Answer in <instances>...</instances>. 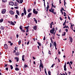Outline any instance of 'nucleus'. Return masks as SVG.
Wrapping results in <instances>:
<instances>
[{
    "label": "nucleus",
    "instance_id": "nucleus-55",
    "mask_svg": "<svg viewBox=\"0 0 75 75\" xmlns=\"http://www.w3.org/2000/svg\"><path fill=\"white\" fill-rule=\"evenodd\" d=\"M52 43H50V47L51 48V47H52Z\"/></svg>",
    "mask_w": 75,
    "mask_h": 75
},
{
    "label": "nucleus",
    "instance_id": "nucleus-50",
    "mask_svg": "<svg viewBox=\"0 0 75 75\" xmlns=\"http://www.w3.org/2000/svg\"><path fill=\"white\" fill-rule=\"evenodd\" d=\"M14 8H16V9H18V7L17 6V7H14Z\"/></svg>",
    "mask_w": 75,
    "mask_h": 75
},
{
    "label": "nucleus",
    "instance_id": "nucleus-58",
    "mask_svg": "<svg viewBox=\"0 0 75 75\" xmlns=\"http://www.w3.org/2000/svg\"><path fill=\"white\" fill-rule=\"evenodd\" d=\"M15 50H17V47H15Z\"/></svg>",
    "mask_w": 75,
    "mask_h": 75
},
{
    "label": "nucleus",
    "instance_id": "nucleus-39",
    "mask_svg": "<svg viewBox=\"0 0 75 75\" xmlns=\"http://www.w3.org/2000/svg\"><path fill=\"white\" fill-rule=\"evenodd\" d=\"M64 17H66V16H67V15H66V13H65V12H64Z\"/></svg>",
    "mask_w": 75,
    "mask_h": 75
},
{
    "label": "nucleus",
    "instance_id": "nucleus-56",
    "mask_svg": "<svg viewBox=\"0 0 75 75\" xmlns=\"http://www.w3.org/2000/svg\"><path fill=\"white\" fill-rule=\"evenodd\" d=\"M19 35H18V34H17L16 35V38H18V37H19Z\"/></svg>",
    "mask_w": 75,
    "mask_h": 75
},
{
    "label": "nucleus",
    "instance_id": "nucleus-14",
    "mask_svg": "<svg viewBox=\"0 0 75 75\" xmlns=\"http://www.w3.org/2000/svg\"><path fill=\"white\" fill-rule=\"evenodd\" d=\"M69 28V27H68V26H66V25H64V26L63 27V28Z\"/></svg>",
    "mask_w": 75,
    "mask_h": 75
},
{
    "label": "nucleus",
    "instance_id": "nucleus-63",
    "mask_svg": "<svg viewBox=\"0 0 75 75\" xmlns=\"http://www.w3.org/2000/svg\"><path fill=\"white\" fill-rule=\"evenodd\" d=\"M70 63L71 64V65H72V62L70 61Z\"/></svg>",
    "mask_w": 75,
    "mask_h": 75
},
{
    "label": "nucleus",
    "instance_id": "nucleus-33",
    "mask_svg": "<svg viewBox=\"0 0 75 75\" xmlns=\"http://www.w3.org/2000/svg\"><path fill=\"white\" fill-rule=\"evenodd\" d=\"M25 64V65H24V67L25 68H27V66H28L27 65L25 64Z\"/></svg>",
    "mask_w": 75,
    "mask_h": 75
},
{
    "label": "nucleus",
    "instance_id": "nucleus-20",
    "mask_svg": "<svg viewBox=\"0 0 75 75\" xmlns=\"http://www.w3.org/2000/svg\"><path fill=\"white\" fill-rule=\"evenodd\" d=\"M15 55L17 56L18 55H19V52H17L16 53Z\"/></svg>",
    "mask_w": 75,
    "mask_h": 75
},
{
    "label": "nucleus",
    "instance_id": "nucleus-10",
    "mask_svg": "<svg viewBox=\"0 0 75 75\" xmlns=\"http://www.w3.org/2000/svg\"><path fill=\"white\" fill-rule=\"evenodd\" d=\"M9 13H10V14H14V13L13 12V11H9Z\"/></svg>",
    "mask_w": 75,
    "mask_h": 75
},
{
    "label": "nucleus",
    "instance_id": "nucleus-29",
    "mask_svg": "<svg viewBox=\"0 0 75 75\" xmlns=\"http://www.w3.org/2000/svg\"><path fill=\"white\" fill-rule=\"evenodd\" d=\"M0 29L2 30H4V27L1 26L0 28Z\"/></svg>",
    "mask_w": 75,
    "mask_h": 75
},
{
    "label": "nucleus",
    "instance_id": "nucleus-49",
    "mask_svg": "<svg viewBox=\"0 0 75 75\" xmlns=\"http://www.w3.org/2000/svg\"><path fill=\"white\" fill-rule=\"evenodd\" d=\"M16 1L17 2H18V3H19V4L20 3V1H19V0H16Z\"/></svg>",
    "mask_w": 75,
    "mask_h": 75
},
{
    "label": "nucleus",
    "instance_id": "nucleus-44",
    "mask_svg": "<svg viewBox=\"0 0 75 75\" xmlns=\"http://www.w3.org/2000/svg\"><path fill=\"white\" fill-rule=\"evenodd\" d=\"M34 21H35L36 24L37 23V21L36 19L34 20Z\"/></svg>",
    "mask_w": 75,
    "mask_h": 75
},
{
    "label": "nucleus",
    "instance_id": "nucleus-37",
    "mask_svg": "<svg viewBox=\"0 0 75 75\" xmlns=\"http://www.w3.org/2000/svg\"><path fill=\"white\" fill-rule=\"evenodd\" d=\"M50 40H51V42L53 43V40H52V37H51V38H50Z\"/></svg>",
    "mask_w": 75,
    "mask_h": 75
},
{
    "label": "nucleus",
    "instance_id": "nucleus-24",
    "mask_svg": "<svg viewBox=\"0 0 75 75\" xmlns=\"http://www.w3.org/2000/svg\"><path fill=\"white\" fill-rule=\"evenodd\" d=\"M19 28L21 30H22L23 29V28H22V25H21L19 27Z\"/></svg>",
    "mask_w": 75,
    "mask_h": 75
},
{
    "label": "nucleus",
    "instance_id": "nucleus-7",
    "mask_svg": "<svg viewBox=\"0 0 75 75\" xmlns=\"http://www.w3.org/2000/svg\"><path fill=\"white\" fill-rule=\"evenodd\" d=\"M69 40H70L71 42V43L72 42L73 39H72V38L71 37H69Z\"/></svg>",
    "mask_w": 75,
    "mask_h": 75
},
{
    "label": "nucleus",
    "instance_id": "nucleus-8",
    "mask_svg": "<svg viewBox=\"0 0 75 75\" xmlns=\"http://www.w3.org/2000/svg\"><path fill=\"white\" fill-rule=\"evenodd\" d=\"M7 44H5L4 45V48H6V50L8 49V47H7Z\"/></svg>",
    "mask_w": 75,
    "mask_h": 75
},
{
    "label": "nucleus",
    "instance_id": "nucleus-42",
    "mask_svg": "<svg viewBox=\"0 0 75 75\" xmlns=\"http://www.w3.org/2000/svg\"><path fill=\"white\" fill-rule=\"evenodd\" d=\"M64 34H62V35H65V34H66V32H64Z\"/></svg>",
    "mask_w": 75,
    "mask_h": 75
},
{
    "label": "nucleus",
    "instance_id": "nucleus-23",
    "mask_svg": "<svg viewBox=\"0 0 75 75\" xmlns=\"http://www.w3.org/2000/svg\"><path fill=\"white\" fill-rule=\"evenodd\" d=\"M24 28H25V29H26V30H28V26L25 27Z\"/></svg>",
    "mask_w": 75,
    "mask_h": 75
},
{
    "label": "nucleus",
    "instance_id": "nucleus-11",
    "mask_svg": "<svg viewBox=\"0 0 75 75\" xmlns=\"http://www.w3.org/2000/svg\"><path fill=\"white\" fill-rule=\"evenodd\" d=\"M32 14V13H29V14H28V18H30V17L31 15Z\"/></svg>",
    "mask_w": 75,
    "mask_h": 75
},
{
    "label": "nucleus",
    "instance_id": "nucleus-17",
    "mask_svg": "<svg viewBox=\"0 0 75 75\" xmlns=\"http://www.w3.org/2000/svg\"><path fill=\"white\" fill-rule=\"evenodd\" d=\"M49 8H50L49 6H47L46 7V11L47 12V13H48V9H49Z\"/></svg>",
    "mask_w": 75,
    "mask_h": 75
},
{
    "label": "nucleus",
    "instance_id": "nucleus-6",
    "mask_svg": "<svg viewBox=\"0 0 75 75\" xmlns=\"http://www.w3.org/2000/svg\"><path fill=\"white\" fill-rule=\"evenodd\" d=\"M54 4V2H53V3H52V7L51 8V9H52V8L54 7V8H55L56 7V6H55V5H54V4Z\"/></svg>",
    "mask_w": 75,
    "mask_h": 75
},
{
    "label": "nucleus",
    "instance_id": "nucleus-57",
    "mask_svg": "<svg viewBox=\"0 0 75 75\" xmlns=\"http://www.w3.org/2000/svg\"><path fill=\"white\" fill-rule=\"evenodd\" d=\"M59 18H60V20L62 21V20H63V19L62 18H61V17H59Z\"/></svg>",
    "mask_w": 75,
    "mask_h": 75
},
{
    "label": "nucleus",
    "instance_id": "nucleus-45",
    "mask_svg": "<svg viewBox=\"0 0 75 75\" xmlns=\"http://www.w3.org/2000/svg\"><path fill=\"white\" fill-rule=\"evenodd\" d=\"M54 46L57 45V44L56 43V42H54Z\"/></svg>",
    "mask_w": 75,
    "mask_h": 75
},
{
    "label": "nucleus",
    "instance_id": "nucleus-60",
    "mask_svg": "<svg viewBox=\"0 0 75 75\" xmlns=\"http://www.w3.org/2000/svg\"><path fill=\"white\" fill-rule=\"evenodd\" d=\"M9 62H10V63H11V62H12V61H11V60L9 59Z\"/></svg>",
    "mask_w": 75,
    "mask_h": 75
},
{
    "label": "nucleus",
    "instance_id": "nucleus-31",
    "mask_svg": "<svg viewBox=\"0 0 75 75\" xmlns=\"http://www.w3.org/2000/svg\"><path fill=\"white\" fill-rule=\"evenodd\" d=\"M51 74V72H50V70H49L48 71V75Z\"/></svg>",
    "mask_w": 75,
    "mask_h": 75
},
{
    "label": "nucleus",
    "instance_id": "nucleus-22",
    "mask_svg": "<svg viewBox=\"0 0 75 75\" xmlns=\"http://www.w3.org/2000/svg\"><path fill=\"white\" fill-rule=\"evenodd\" d=\"M14 6H18V3L15 2V4H14Z\"/></svg>",
    "mask_w": 75,
    "mask_h": 75
},
{
    "label": "nucleus",
    "instance_id": "nucleus-48",
    "mask_svg": "<svg viewBox=\"0 0 75 75\" xmlns=\"http://www.w3.org/2000/svg\"><path fill=\"white\" fill-rule=\"evenodd\" d=\"M21 31H23L24 33H25V30H24L23 29H22L21 30Z\"/></svg>",
    "mask_w": 75,
    "mask_h": 75
},
{
    "label": "nucleus",
    "instance_id": "nucleus-21",
    "mask_svg": "<svg viewBox=\"0 0 75 75\" xmlns=\"http://www.w3.org/2000/svg\"><path fill=\"white\" fill-rule=\"evenodd\" d=\"M21 40H20L18 42V45H20L21 44Z\"/></svg>",
    "mask_w": 75,
    "mask_h": 75
},
{
    "label": "nucleus",
    "instance_id": "nucleus-53",
    "mask_svg": "<svg viewBox=\"0 0 75 75\" xmlns=\"http://www.w3.org/2000/svg\"><path fill=\"white\" fill-rule=\"evenodd\" d=\"M61 10L63 11H64V9L63 8V7L61 9Z\"/></svg>",
    "mask_w": 75,
    "mask_h": 75
},
{
    "label": "nucleus",
    "instance_id": "nucleus-43",
    "mask_svg": "<svg viewBox=\"0 0 75 75\" xmlns=\"http://www.w3.org/2000/svg\"><path fill=\"white\" fill-rule=\"evenodd\" d=\"M52 38L53 40H54V39H55V36H54V35H53Z\"/></svg>",
    "mask_w": 75,
    "mask_h": 75
},
{
    "label": "nucleus",
    "instance_id": "nucleus-15",
    "mask_svg": "<svg viewBox=\"0 0 75 75\" xmlns=\"http://www.w3.org/2000/svg\"><path fill=\"white\" fill-rule=\"evenodd\" d=\"M66 67H67V66L64 65V71H67V68H66Z\"/></svg>",
    "mask_w": 75,
    "mask_h": 75
},
{
    "label": "nucleus",
    "instance_id": "nucleus-27",
    "mask_svg": "<svg viewBox=\"0 0 75 75\" xmlns=\"http://www.w3.org/2000/svg\"><path fill=\"white\" fill-rule=\"evenodd\" d=\"M16 71H19V69L17 67H16L15 68Z\"/></svg>",
    "mask_w": 75,
    "mask_h": 75
},
{
    "label": "nucleus",
    "instance_id": "nucleus-54",
    "mask_svg": "<svg viewBox=\"0 0 75 75\" xmlns=\"http://www.w3.org/2000/svg\"><path fill=\"white\" fill-rule=\"evenodd\" d=\"M68 73L69 75H71V72L69 71L68 72Z\"/></svg>",
    "mask_w": 75,
    "mask_h": 75
},
{
    "label": "nucleus",
    "instance_id": "nucleus-59",
    "mask_svg": "<svg viewBox=\"0 0 75 75\" xmlns=\"http://www.w3.org/2000/svg\"><path fill=\"white\" fill-rule=\"evenodd\" d=\"M52 24H51V23H50V28H52Z\"/></svg>",
    "mask_w": 75,
    "mask_h": 75
},
{
    "label": "nucleus",
    "instance_id": "nucleus-3",
    "mask_svg": "<svg viewBox=\"0 0 75 75\" xmlns=\"http://www.w3.org/2000/svg\"><path fill=\"white\" fill-rule=\"evenodd\" d=\"M9 4L10 6H14V2L12 1H9Z\"/></svg>",
    "mask_w": 75,
    "mask_h": 75
},
{
    "label": "nucleus",
    "instance_id": "nucleus-2",
    "mask_svg": "<svg viewBox=\"0 0 75 75\" xmlns=\"http://www.w3.org/2000/svg\"><path fill=\"white\" fill-rule=\"evenodd\" d=\"M49 11L50 12H51V13H53L54 14H56L57 13L56 12H54V8H52H52L51 9H49Z\"/></svg>",
    "mask_w": 75,
    "mask_h": 75
},
{
    "label": "nucleus",
    "instance_id": "nucleus-36",
    "mask_svg": "<svg viewBox=\"0 0 75 75\" xmlns=\"http://www.w3.org/2000/svg\"><path fill=\"white\" fill-rule=\"evenodd\" d=\"M44 7H45V10H46V8L45 7V2H44Z\"/></svg>",
    "mask_w": 75,
    "mask_h": 75
},
{
    "label": "nucleus",
    "instance_id": "nucleus-4",
    "mask_svg": "<svg viewBox=\"0 0 75 75\" xmlns=\"http://www.w3.org/2000/svg\"><path fill=\"white\" fill-rule=\"evenodd\" d=\"M35 10V9H33V13L34 14H38V11H36Z\"/></svg>",
    "mask_w": 75,
    "mask_h": 75
},
{
    "label": "nucleus",
    "instance_id": "nucleus-16",
    "mask_svg": "<svg viewBox=\"0 0 75 75\" xmlns=\"http://www.w3.org/2000/svg\"><path fill=\"white\" fill-rule=\"evenodd\" d=\"M11 25H15V24L14 23H13V22L12 21H11Z\"/></svg>",
    "mask_w": 75,
    "mask_h": 75
},
{
    "label": "nucleus",
    "instance_id": "nucleus-38",
    "mask_svg": "<svg viewBox=\"0 0 75 75\" xmlns=\"http://www.w3.org/2000/svg\"><path fill=\"white\" fill-rule=\"evenodd\" d=\"M31 9H28V12H30V11H31Z\"/></svg>",
    "mask_w": 75,
    "mask_h": 75
},
{
    "label": "nucleus",
    "instance_id": "nucleus-12",
    "mask_svg": "<svg viewBox=\"0 0 75 75\" xmlns=\"http://www.w3.org/2000/svg\"><path fill=\"white\" fill-rule=\"evenodd\" d=\"M16 13L17 15H18V16H20V12H19V11H18L17 10L16 11Z\"/></svg>",
    "mask_w": 75,
    "mask_h": 75
},
{
    "label": "nucleus",
    "instance_id": "nucleus-64",
    "mask_svg": "<svg viewBox=\"0 0 75 75\" xmlns=\"http://www.w3.org/2000/svg\"><path fill=\"white\" fill-rule=\"evenodd\" d=\"M43 40H45V37H44Z\"/></svg>",
    "mask_w": 75,
    "mask_h": 75
},
{
    "label": "nucleus",
    "instance_id": "nucleus-18",
    "mask_svg": "<svg viewBox=\"0 0 75 75\" xmlns=\"http://www.w3.org/2000/svg\"><path fill=\"white\" fill-rule=\"evenodd\" d=\"M33 29L35 30H37V26H35L33 27Z\"/></svg>",
    "mask_w": 75,
    "mask_h": 75
},
{
    "label": "nucleus",
    "instance_id": "nucleus-25",
    "mask_svg": "<svg viewBox=\"0 0 75 75\" xmlns=\"http://www.w3.org/2000/svg\"><path fill=\"white\" fill-rule=\"evenodd\" d=\"M3 21V19L1 18V19H0V23H2Z\"/></svg>",
    "mask_w": 75,
    "mask_h": 75
},
{
    "label": "nucleus",
    "instance_id": "nucleus-40",
    "mask_svg": "<svg viewBox=\"0 0 75 75\" xmlns=\"http://www.w3.org/2000/svg\"><path fill=\"white\" fill-rule=\"evenodd\" d=\"M15 17H16V18H15L16 19H17V17H18V15H16L15 16Z\"/></svg>",
    "mask_w": 75,
    "mask_h": 75
},
{
    "label": "nucleus",
    "instance_id": "nucleus-9",
    "mask_svg": "<svg viewBox=\"0 0 75 75\" xmlns=\"http://www.w3.org/2000/svg\"><path fill=\"white\" fill-rule=\"evenodd\" d=\"M6 11V9H4L1 12L2 14H4Z\"/></svg>",
    "mask_w": 75,
    "mask_h": 75
},
{
    "label": "nucleus",
    "instance_id": "nucleus-47",
    "mask_svg": "<svg viewBox=\"0 0 75 75\" xmlns=\"http://www.w3.org/2000/svg\"><path fill=\"white\" fill-rule=\"evenodd\" d=\"M48 54H50V55H51V51H50V50L49 51Z\"/></svg>",
    "mask_w": 75,
    "mask_h": 75
},
{
    "label": "nucleus",
    "instance_id": "nucleus-52",
    "mask_svg": "<svg viewBox=\"0 0 75 75\" xmlns=\"http://www.w3.org/2000/svg\"><path fill=\"white\" fill-rule=\"evenodd\" d=\"M5 69H6V71H8V67H6V68Z\"/></svg>",
    "mask_w": 75,
    "mask_h": 75
},
{
    "label": "nucleus",
    "instance_id": "nucleus-26",
    "mask_svg": "<svg viewBox=\"0 0 75 75\" xmlns=\"http://www.w3.org/2000/svg\"><path fill=\"white\" fill-rule=\"evenodd\" d=\"M2 0V2H3V3H6L7 2V0Z\"/></svg>",
    "mask_w": 75,
    "mask_h": 75
},
{
    "label": "nucleus",
    "instance_id": "nucleus-5",
    "mask_svg": "<svg viewBox=\"0 0 75 75\" xmlns=\"http://www.w3.org/2000/svg\"><path fill=\"white\" fill-rule=\"evenodd\" d=\"M23 13H24L25 16L27 14V11H26V10L25 9V7L24 8Z\"/></svg>",
    "mask_w": 75,
    "mask_h": 75
},
{
    "label": "nucleus",
    "instance_id": "nucleus-19",
    "mask_svg": "<svg viewBox=\"0 0 75 75\" xmlns=\"http://www.w3.org/2000/svg\"><path fill=\"white\" fill-rule=\"evenodd\" d=\"M37 43L40 47V46H41V43H39L38 42H37Z\"/></svg>",
    "mask_w": 75,
    "mask_h": 75
},
{
    "label": "nucleus",
    "instance_id": "nucleus-61",
    "mask_svg": "<svg viewBox=\"0 0 75 75\" xmlns=\"http://www.w3.org/2000/svg\"><path fill=\"white\" fill-rule=\"evenodd\" d=\"M16 50H14L13 51V53H16Z\"/></svg>",
    "mask_w": 75,
    "mask_h": 75
},
{
    "label": "nucleus",
    "instance_id": "nucleus-35",
    "mask_svg": "<svg viewBox=\"0 0 75 75\" xmlns=\"http://www.w3.org/2000/svg\"><path fill=\"white\" fill-rule=\"evenodd\" d=\"M19 61V58L18 57L16 59V62H18Z\"/></svg>",
    "mask_w": 75,
    "mask_h": 75
},
{
    "label": "nucleus",
    "instance_id": "nucleus-32",
    "mask_svg": "<svg viewBox=\"0 0 75 75\" xmlns=\"http://www.w3.org/2000/svg\"><path fill=\"white\" fill-rule=\"evenodd\" d=\"M20 3H22L23 2V0H20Z\"/></svg>",
    "mask_w": 75,
    "mask_h": 75
},
{
    "label": "nucleus",
    "instance_id": "nucleus-62",
    "mask_svg": "<svg viewBox=\"0 0 75 75\" xmlns=\"http://www.w3.org/2000/svg\"><path fill=\"white\" fill-rule=\"evenodd\" d=\"M51 24H52V25H54V22H52Z\"/></svg>",
    "mask_w": 75,
    "mask_h": 75
},
{
    "label": "nucleus",
    "instance_id": "nucleus-28",
    "mask_svg": "<svg viewBox=\"0 0 75 75\" xmlns=\"http://www.w3.org/2000/svg\"><path fill=\"white\" fill-rule=\"evenodd\" d=\"M45 74H46L47 75H48V74L47 73V71H46V69H45Z\"/></svg>",
    "mask_w": 75,
    "mask_h": 75
},
{
    "label": "nucleus",
    "instance_id": "nucleus-13",
    "mask_svg": "<svg viewBox=\"0 0 75 75\" xmlns=\"http://www.w3.org/2000/svg\"><path fill=\"white\" fill-rule=\"evenodd\" d=\"M24 57H25L24 55H23L22 56V61H25V59H24Z\"/></svg>",
    "mask_w": 75,
    "mask_h": 75
},
{
    "label": "nucleus",
    "instance_id": "nucleus-41",
    "mask_svg": "<svg viewBox=\"0 0 75 75\" xmlns=\"http://www.w3.org/2000/svg\"><path fill=\"white\" fill-rule=\"evenodd\" d=\"M40 67H41L42 66H43V64H42V63H40Z\"/></svg>",
    "mask_w": 75,
    "mask_h": 75
},
{
    "label": "nucleus",
    "instance_id": "nucleus-30",
    "mask_svg": "<svg viewBox=\"0 0 75 75\" xmlns=\"http://www.w3.org/2000/svg\"><path fill=\"white\" fill-rule=\"evenodd\" d=\"M10 67H11V69H13V67L12 65H11Z\"/></svg>",
    "mask_w": 75,
    "mask_h": 75
},
{
    "label": "nucleus",
    "instance_id": "nucleus-34",
    "mask_svg": "<svg viewBox=\"0 0 75 75\" xmlns=\"http://www.w3.org/2000/svg\"><path fill=\"white\" fill-rule=\"evenodd\" d=\"M47 7H50V6H49V5L50 4V3H48V2H47Z\"/></svg>",
    "mask_w": 75,
    "mask_h": 75
},
{
    "label": "nucleus",
    "instance_id": "nucleus-51",
    "mask_svg": "<svg viewBox=\"0 0 75 75\" xmlns=\"http://www.w3.org/2000/svg\"><path fill=\"white\" fill-rule=\"evenodd\" d=\"M54 65H55V64H53L51 67H51H52V68H53V67H54Z\"/></svg>",
    "mask_w": 75,
    "mask_h": 75
},
{
    "label": "nucleus",
    "instance_id": "nucleus-46",
    "mask_svg": "<svg viewBox=\"0 0 75 75\" xmlns=\"http://www.w3.org/2000/svg\"><path fill=\"white\" fill-rule=\"evenodd\" d=\"M24 15V13H22L21 15L22 17H23V16Z\"/></svg>",
    "mask_w": 75,
    "mask_h": 75
},
{
    "label": "nucleus",
    "instance_id": "nucleus-1",
    "mask_svg": "<svg viewBox=\"0 0 75 75\" xmlns=\"http://www.w3.org/2000/svg\"><path fill=\"white\" fill-rule=\"evenodd\" d=\"M54 31L55 28H54V27H53L52 28V29L51 30H50V33H51V34H54L53 35H54V36H55V32L54 33Z\"/></svg>",
    "mask_w": 75,
    "mask_h": 75
}]
</instances>
